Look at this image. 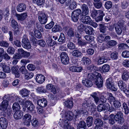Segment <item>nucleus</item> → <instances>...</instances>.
Returning <instances> with one entry per match:
<instances>
[{
    "label": "nucleus",
    "instance_id": "obj_1",
    "mask_svg": "<svg viewBox=\"0 0 129 129\" xmlns=\"http://www.w3.org/2000/svg\"><path fill=\"white\" fill-rule=\"evenodd\" d=\"M118 85L120 89L125 93L127 97H129V90L127 89L126 83L122 80H120L118 82Z\"/></svg>",
    "mask_w": 129,
    "mask_h": 129
},
{
    "label": "nucleus",
    "instance_id": "obj_2",
    "mask_svg": "<svg viewBox=\"0 0 129 129\" xmlns=\"http://www.w3.org/2000/svg\"><path fill=\"white\" fill-rule=\"evenodd\" d=\"M38 19L42 24H45L47 21L48 17L45 13L42 11L38 12Z\"/></svg>",
    "mask_w": 129,
    "mask_h": 129
},
{
    "label": "nucleus",
    "instance_id": "obj_3",
    "mask_svg": "<svg viewBox=\"0 0 129 129\" xmlns=\"http://www.w3.org/2000/svg\"><path fill=\"white\" fill-rule=\"evenodd\" d=\"M123 116V113L121 111L117 112L115 115H114V119L115 121L118 123L122 124L124 122Z\"/></svg>",
    "mask_w": 129,
    "mask_h": 129
},
{
    "label": "nucleus",
    "instance_id": "obj_4",
    "mask_svg": "<svg viewBox=\"0 0 129 129\" xmlns=\"http://www.w3.org/2000/svg\"><path fill=\"white\" fill-rule=\"evenodd\" d=\"M94 81V83L98 88H101L102 87L103 81V78L100 74H99L96 77Z\"/></svg>",
    "mask_w": 129,
    "mask_h": 129
},
{
    "label": "nucleus",
    "instance_id": "obj_5",
    "mask_svg": "<svg viewBox=\"0 0 129 129\" xmlns=\"http://www.w3.org/2000/svg\"><path fill=\"white\" fill-rule=\"evenodd\" d=\"M115 28L116 32L119 35H120L122 33V30H125L126 29L124 24L119 22L115 25Z\"/></svg>",
    "mask_w": 129,
    "mask_h": 129
},
{
    "label": "nucleus",
    "instance_id": "obj_6",
    "mask_svg": "<svg viewBox=\"0 0 129 129\" xmlns=\"http://www.w3.org/2000/svg\"><path fill=\"white\" fill-rule=\"evenodd\" d=\"M60 57L61 62L63 64L66 65L69 63V57L66 52L61 53L60 55Z\"/></svg>",
    "mask_w": 129,
    "mask_h": 129
},
{
    "label": "nucleus",
    "instance_id": "obj_7",
    "mask_svg": "<svg viewBox=\"0 0 129 129\" xmlns=\"http://www.w3.org/2000/svg\"><path fill=\"white\" fill-rule=\"evenodd\" d=\"M11 70L12 74H14L16 78H19L21 76V74L18 68L16 66H13L11 68Z\"/></svg>",
    "mask_w": 129,
    "mask_h": 129
},
{
    "label": "nucleus",
    "instance_id": "obj_8",
    "mask_svg": "<svg viewBox=\"0 0 129 129\" xmlns=\"http://www.w3.org/2000/svg\"><path fill=\"white\" fill-rule=\"evenodd\" d=\"M22 45L24 48L27 49H30L31 46L29 41L27 38H23L22 40Z\"/></svg>",
    "mask_w": 129,
    "mask_h": 129
},
{
    "label": "nucleus",
    "instance_id": "obj_9",
    "mask_svg": "<svg viewBox=\"0 0 129 129\" xmlns=\"http://www.w3.org/2000/svg\"><path fill=\"white\" fill-rule=\"evenodd\" d=\"M109 108V105L108 103L104 104H100L97 107V110L99 112L108 109Z\"/></svg>",
    "mask_w": 129,
    "mask_h": 129
},
{
    "label": "nucleus",
    "instance_id": "obj_10",
    "mask_svg": "<svg viewBox=\"0 0 129 129\" xmlns=\"http://www.w3.org/2000/svg\"><path fill=\"white\" fill-rule=\"evenodd\" d=\"M8 125V121L7 119L4 117L0 118V126L3 129H6Z\"/></svg>",
    "mask_w": 129,
    "mask_h": 129
},
{
    "label": "nucleus",
    "instance_id": "obj_11",
    "mask_svg": "<svg viewBox=\"0 0 129 129\" xmlns=\"http://www.w3.org/2000/svg\"><path fill=\"white\" fill-rule=\"evenodd\" d=\"M31 116L29 114H25L23 117L25 121L24 123L25 125L29 126L30 125V123L31 120Z\"/></svg>",
    "mask_w": 129,
    "mask_h": 129
},
{
    "label": "nucleus",
    "instance_id": "obj_12",
    "mask_svg": "<svg viewBox=\"0 0 129 129\" xmlns=\"http://www.w3.org/2000/svg\"><path fill=\"white\" fill-rule=\"evenodd\" d=\"M81 14L82 16H85L88 14L89 9L88 7L85 4H83L81 7Z\"/></svg>",
    "mask_w": 129,
    "mask_h": 129
},
{
    "label": "nucleus",
    "instance_id": "obj_13",
    "mask_svg": "<svg viewBox=\"0 0 129 129\" xmlns=\"http://www.w3.org/2000/svg\"><path fill=\"white\" fill-rule=\"evenodd\" d=\"M91 20L90 17L89 16H82L81 19V21L82 22L86 24H89Z\"/></svg>",
    "mask_w": 129,
    "mask_h": 129
},
{
    "label": "nucleus",
    "instance_id": "obj_14",
    "mask_svg": "<svg viewBox=\"0 0 129 129\" xmlns=\"http://www.w3.org/2000/svg\"><path fill=\"white\" fill-rule=\"evenodd\" d=\"M47 101L44 98L38 100L37 102V104L42 107H44L47 105Z\"/></svg>",
    "mask_w": 129,
    "mask_h": 129
},
{
    "label": "nucleus",
    "instance_id": "obj_15",
    "mask_svg": "<svg viewBox=\"0 0 129 129\" xmlns=\"http://www.w3.org/2000/svg\"><path fill=\"white\" fill-rule=\"evenodd\" d=\"M23 116V112L20 110L16 111L14 114V117L16 120L21 119Z\"/></svg>",
    "mask_w": 129,
    "mask_h": 129
},
{
    "label": "nucleus",
    "instance_id": "obj_16",
    "mask_svg": "<svg viewBox=\"0 0 129 129\" xmlns=\"http://www.w3.org/2000/svg\"><path fill=\"white\" fill-rule=\"evenodd\" d=\"M74 115V114L71 111H67L65 113V117L68 121H71L73 119Z\"/></svg>",
    "mask_w": 129,
    "mask_h": 129
},
{
    "label": "nucleus",
    "instance_id": "obj_17",
    "mask_svg": "<svg viewBox=\"0 0 129 129\" xmlns=\"http://www.w3.org/2000/svg\"><path fill=\"white\" fill-rule=\"evenodd\" d=\"M25 104L28 110L30 111H32L34 110L35 107L31 102L27 101L25 102Z\"/></svg>",
    "mask_w": 129,
    "mask_h": 129
},
{
    "label": "nucleus",
    "instance_id": "obj_18",
    "mask_svg": "<svg viewBox=\"0 0 129 129\" xmlns=\"http://www.w3.org/2000/svg\"><path fill=\"white\" fill-rule=\"evenodd\" d=\"M68 27H65L64 29L66 31L68 30L67 34L70 37H74L75 36V32L74 29L71 28H70L68 29Z\"/></svg>",
    "mask_w": 129,
    "mask_h": 129
},
{
    "label": "nucleus",
    "instance_id": "obj_19",
    "mask_svg": "<svg viewBox=\"0 0 129 129\" xmlns=\"http://www.w3.org/2000/svg\"><path fill=\"white\" fill-rule=\"evenodd\" d=\"M36 80L38 83L41 84L44 82L45 79L43 75L42 74H38L36 76Z\"/></svg>",
    "mask_w": 129,
    "mask_h": 129
},
{
    "label": "nucleus",
    "instance_id": "obj_20",
    "mask_svg": "<svg viewBox=\"0 0 129 129\" xmlns=\"http://www.w3.org/2000/svg\"><path fill=\"white\" fill-rule=\"evenodd\" d=\"M82 83L84 85L87 87H90L92 85V82L87 78H83Z\"/></svg>",
    "mask_w": 129,
    "mask_h": 129
},
{
    "label": "nucleus",
    "instance_id": "obj_21",
    "mask_svg": "<svg viewBox=\"0 0 129 129\" xmlns=\"http://www.w3.org/2000/svg\"><path fill=\"white\" fill-rule=\"evenodd\" d=\"M15 16L18 20L22 21L26 18L27 15L26 13H24L21 14H16Z\"/></svg>",
    "mask_w": 129,
    "mask_h": 129
},
{
    "label": "nucleus",
    "instance_id": "obj_22",
    "mask_svg": "<svg viewBox=\"0 0 129 129\" xmlns=\"http://www.w3.org/2000/svg\"><path fill=\"white\" fill-rule=\"evenodd\" d=\"M26 5L23 3L19 4L17 7V10L18 12H21L25 10Z\"/></svg>",
    "mask_w": 129,
    "mask_h": 129
},
{
    "label": "nucleus",
    "instance_id": "obj_23",
    "mask_svg": "<svg viewBox=\"0 0 129 129\" xmlns=\"http://www.w3.org/2000/svg\"><path fill=\"white\" fill-rule=\"evenodd\" d=\"M91 63L90 59L87 57H84L81 60V63L83 65H88Z\"/></svg>",
    "mask_w": 129,
    "mask_h": 129
},
{
    "label": "nucleus",
    "instance_id": "obj_24",
    "mask_svg": "<svg viewBox=\"0 0 129 129\" xmlns=\"http://www.w3.org/2000/svg\"><path fill=\"white\" fill-rule=\"evenodd\" d=\"M99 74L96 72H94L92 73H89L88 74V78L94 81L96 77H97Z\"/></svg>",
    "mask_w": 129,
    "mask_h": 129
},
{
    "label": "nucleus",
    "instance_id": "obj_25",
    "mask_svg": "<svg viewBox=\"0 0 129 129\" xmlns=\"http://www.w3.org/2000/svg\"><path fill=\"white\" fill-rule=\"evenodd\" d=\"M9 104L2 102L0 104V110L3 111H6L8 108Z\"/></svg>",
    "mask_w": 129,
    "mask_h": 129
},
{
    "label": "nucleus",
    "instance_id": "obj_26",
    "mask_svg": "<svg viewBox=\"0 0 129 129\" xmlns=\"http://www.w3.org/2000/svg\"><path fill=\"white\" fill-rule=\"evenodd\" d=\"M85 31L88 35H91L94 31L93 28L90 26H86L85 27Z\"/></svg>",
    "mask_w": 129,
    "mask_h": 129
},
{
    "label": "nucleus",
    "instance_id": "obj_27",
    "mask_svg": "<svg viewBox=\"0 0 129 129\" xmlns=\"http://www.w3.org/2000/svg\"><path fill=\"white\" fill-rule=\"evenodd\" d=\"M65 106L69 108H71L73 105V103L72 101L68 100L64 102Z\"/></svg>",
    "mask_w": 129,
    "mask_h": 129
},
{
    "label": "nucleus",
    "instance_id": "obj_28",
    "mask_svg": "<svg viewBox=\"0 0 129 129\" xmlns=\"http://www.w3.org/2000/svg\"><path fill=\"white\" fill-rule=\"evenodd\" d=\"M117 44V42L114 40H111L109 41L107 43V47L108 48H111L116 46Z\"/></svg>",
    "mask_w": 129,
    "mask_h": 129
},
{
    "label": "nucleus",
    "instance_id": "obj_29",
    "mask_svg": "<svg viewBox=\"0 0 129 129\" xmlns=\"http://www.w3.org/2000/svg\"><path fill=\"white\" fill-rule=\"evenodd\" d=\"M102 11V10H96L93 9L92 10L91 13V16L93 18H95L97 16V15L99 13H101Z\"/></svg>",
    "mask_w": 129,
    "mask_h": 129
},
{
    "label": "nucleus",
    "instance_id": "obj_30",
    "mask_svg": "<svg viewBox=\"0 0 129 129\" xmlns=\"http://www.w3.org/2000/svg\"><path fill=\"white\" fill-rule=\"evenodd\" d=\"M1 66L2 67L3 71L6 73H9L11 72V70L10 68L4 63H2Z\"/></svg>",
    "mask_w": 129,
    "mask_h": 129
},
{
    "label": "nucleus",
    "instance_id": "obj_31",
    "mask_svg": "<svg viewBox=\"0 0 129 129\" xmlns=\"http://www.w3.org/2000/svg\"><path fill=\"white\" fill-rule=\"evenodd\" d=\"M90 95L94 99V101L96 104L97 105L99 103L100 100L97 93L96 92L93 93Z\"/></svg>",
    "mask_w": 129,
    "mask_h": 129
},
{
    "label": "nucleus",
    "instance_id": "obj_32",
    "mask_svg": "<svg viewBox=\"0 0 129 129\" xmlns=\"http://www.w3.org/2000/svg\"><path fill=\"white\" fill-rule=\"evenodd\" d=\"M68 122L67 120H63L61 119L60 120L58 124L62 127L64 128V126L68 125Z\"/></svg>",
    "mask_w": 129,
    "mask_h": 129
},
{
    "label": "nucleus",
    "instance_id": "obj_33",
    "mask_svg": "<svg viewBox=\"0 0 129 129\" xmlns=\"http://www.w3.org/2000/svg\"><path fill=\"white\" fill-rule=\"evenodd\" d=\"M107 59L105 56H102L99 58L98 60V64L100 65L107 62Z\"/></svg>",
    "mask_w": 129,
    "mask_h": 129
},
{
    "label": "nucleus",
    "instance_id": "obj_34",
    "mask_svg": "<svg viewBox=\"0 0 129 129\" xmlns=\"http://www.w3.org/2000/svg\"><path fill=\"white\" fill-rule=\"evenodd\" d=\"M122 78L124 81L128 80L129 78V72L127 71L123 72L122 75Z\"/></svg>",
    "mask_w": 129,
    "mask_h": 129
},
{
    "label": "nucleus",
    "instance_id": "obj_35",
    "mask_svg": "<svg viewBox=\"0 0 129 129\" xmlns=\"http://www.w3.org/2000/svg\"><path fill=\"white\" fill-rule=\"evenodd\" d=\"M20 93L22 97H25L29 94V91L26 89H24L20 91Z\"/></svg>",
    "mask_w": 129,
    "mask_h": 129
},
{
    "label": "nucleus",
    "instance_id": "obj_36",
    "mask_svg": "<svg viewBox=\"0 0 129 129\" xmlns=\"http://www.w3.org/2000/svg\"><path fill=\"white\" fill-rule=\"evenodd\" d=\"M93 118L91 116H88L86 119L87 125L88 127H90L92 124Z\"/></svg>",
    "mask_w": 129,
    "mask_h": 129
},
{
    "label": "nucleus",
    "instance_id": "obj_37",
    "mask_svg": "<svg viewBox=\"0 0 129 129\" xmlns=\"http://www.w3.org/2000/svg\"><path fill=\"white\" fill-rule=\"evenodd\" d=\"M108 100L111 103H112L113 104L117 100L113 96L111 93H108Z\"/></svg>",
    "mask_w": 129,
    "mask_h": 129
},
{
    "label": "nucleus",
    "instance_id": "obj_38",
    "mask_svg": "<svg viewBox=\"0 0 129 129\" xmlns=\"http://www.w3.org/2000/svg\"><path fill=\"white\" fill-rule=\"evenodd\" d=\"M99 28L100 32L103 33H105L106 31L107 28L106 26L103 24H99Z\"/></svg>",
    "mask_w": 129,
    "mask_h": 129
},
{
    "label": "nucleus",
    "instance_id": "obj_39",
    "mask_svg": "<svg viewBox=\"0 0 129 129\" xmlns=\"http://www.w3.org/2000/svg\"><path fill=\"white\" fill-rule=\"evenodd\" d=\"M72 55L77 57H80L82 53L79 50H74L72 52Z\"/></svg>",
    "mask_w": 129,
    "mask_h": 129
},
{
    "label": "nucleus",
    "instance_id": "obj_40",
    "mask_svg": "<svg viewBox=\"0 0 129 129\" xmlns=\"http://www.w3.org/2000/svg\"><path fill=\"white\" fill-rule=\"evenodd\" d=\"M36 89L37 92L39 93H45L46 92V90L42 86L37 87Z\"/></svg>",
    "mask_w": 129,
    "mask_h": 129
},
{
    "label": "nucleus",
    "instance_id": "obj_41",
    "mask_svg": "<svg viewBox=\"0 0 129 129\" xmlns=\"http://www.w3.org/2000/svg\"><path fill=\"white\" fill-rule=\"evenodd\" d=\"M114 115L111 114L109 115V122L111 124L113 125L115 123L114 118Z\"/></svg>",
    "mask_w": 129,
    "mask_h": 129
},
{
    "label": "nucleus",
    "instance_id": "obj_42",
    "mask_svg": "<svg viewBox=\"0 0 129 129\" xmlns=\"http://www.w3.org/2000/svg\"><path fill=\"white\" fill-rule=\"evenodd\" d=\"M12 109L14 111L19 110L20 109V106L19 104L17 102L14 103L13 105Z\"/></svg>",
    "mask_w": 129,
    "mask_h": 129
},
{
    "label": "nucleus",
    "instance_id": "obj_43",
    "mask_svg": "<svg viewBox=\"0 0 129 129\" xmlns=\"http://www.w3.org/2000/svg\"><path fill=\"white\" fill-rule=\"evenodd\" d=\"M110 66L109 65L105 64L104 65L102 68V70L104 72H108L110 70Z\"/></svg>",
    "mask_w": 129,
    "mask_h": 129
},
{
    "label": "nucleus",
    "instance_id": "obj_44",
    "mask_svg": "<svg viewBox=\"0 0 129 129\" xmlns=\"http://www.w3.org/2000/svg\"><path fill=\"white\" fill-rule=\"evenodd\" d=\"M62 30L61 27L58 25H55L52 29V31L54 32L61 31Z\"/></svg>",
    "mask_w": 129,
    "mask_h": 129
},
{
    "label": "nucleus",
    "instance_id": "obj_45",
    "mask_svg": "<svg viewBox=\"0 0 129 129\" xmlns=\"http://www.w3.org/2000/svg\"><path fill=\"white\" fill-rule=\"evenodd\" d=\"M0 46L6 48H7L9 46V43L7 41L2 40L0 41Z\"/></svg>",
    "mask_w": 129,
    "mask_h": 129
},
{
    "label": "nucleus",
    "instance_id": "obj_46",
    "mask_svg": "<svg viewBox=\"0 0 129 129\" xmlns=\"http://www.w3.org/2000/svg\"><path fill=\"white\" fill-rule=\"evenodd\" d=\"M113 84L112 82V79L111 78L108 79L106 80V85L108 88L111 87V86Z\"/></svg>",
    "mask_w": 129,
    "mask_h": 129
},
{
    "label": "nucleus",
    "instance_id": "obj_47",
    "mask_svg": "<svg viewBox=\"0 0 129 129\" xmlns=\"http://www.w3.org/2000/svg\"><path fill=\"white\" fill-rule=\"evenodd\" d=\"M94 123L96 126H102L103 123L102 120L99 118L96 119L94 121Z\"/></svg>",
    "mask_w": 129,
    "mask_h": 129
},
{
    "label": "nucleus",
    "instance_id": "obj_48",
    "mask_svg": "<svg viewBox=\"0 0 129 129\" xmlns=\"http://www.w3.org/2000/svg\"><path fill=\"white\" fill-rule=\"evenodd\" d=\"M79 127L77 128L78 129H79L80 128H83L84 129H86V124L83 121H80L78 124Z\"/></svg>",
    "mask_w": 129,
    "mask_h": 129
},
{
    "label": "nucleus",
    "instance_id": "obj_49",
    "mask_svg": "<svg viewBox=\"0 0 129 129\" xmlns=\"http://www.w3.org/2000/svg\"><path fill=\"white\" fill-rule=\"evenodd\" d=\"M11 98V97H10L9 94L6 95L3 98V101L2 102L5 103L6 102V103L9 104L10 99Z\"/></svg>",
    "mask_w": 129,
    "mask_h": 129
},
{
    "label": "nucleus",
    "instance_id": "obj_50",
    "mask_svg": "<svg viewBox=\"0 0 129 129\" xmlns=\"http://www.w3.org/2000/svg\"><path fill=\"white\" fill-rule=\"evenodd\" d=\"M99 14L100 16H98L96 17H95L94 18L95 21L97 22L100 21L102 20L103 17L104 15V14L103 11H102V13H100Z\"/></svg>",
    "mask_w": 129,
    "mask_h": 129
},
{
    "label": "nucleus",
    "instance_id": "obj_51",
    "mask_svg": "<svg viewBox=\"0 0 129 129\" xmlns=\"http://www.w3.org/2000/svg\"><path fill=\"white\" fill-rule=\"evenodd\" d=\"M69 6V9L73 10L76 8L77 6V3L75 1H73Z\"/></svg>",
    "mask_w": 129,
    "mask_h": 129
},
{
    "label": "nucleus",
    "instance_id": "obj_52",
    "mask_svg": "<svg viewBox=\"0 0 129 129\" xmlns=\"http://www.w3.org/2000/svg\"><path fill=\"white\" fill-rule=\"evenodd\" d=\"M7 50L8 53L10 54L13 55L14 54L15 52V50L14 48L12 46H10L8 47Z\"/></svg>",
    "mask_w": 129,
    "mask_h": 129
},
{
    "label": "nucleus",
    "instance_id": "obj_53",
    "mask_svg": "<svg viewBox=\"0 0 129 129\" xmlns=\"http://www.w3.org/2000/svg\"><path fill=\"white\" fill-rule=\"evenodd\" d=\"M34 74L32 73L27 72L25 74L24 77L26 79L28 80L32 78Z\"/></svg>",
    "mask_w": 129,
    "mask_h": 129
},
{
    "label": "nucleus",
    "instance_id": "obj_54",
    "mask_svg": "<svg viewBox=\"0 0 129 129\" xmlns=\"http://www.w3.org/2000/svg\"><path fill=\"white\" fill-rule=\"evenodd\" d=\"M84 38L88 43H90L93 41L94 37L89 35H86L84 37Z\"/></svg>",
    "mask_w": 129,
    "mask_h": 129
},
{
    "label": "nucleus",
    "instance_id": "obj_55",
    "mask_svg": "<svg viewBox=\"0 0 129 129\" xmlns=\"http://www.w3.org/2000/svg\"><path fill=\"white\" fill-rule=\"evenodd\" d=\"M105 8L107 9H109L111 8L112 7V3L110 1L106 2L105 4Z\"/></svg>",
    "mask_w": 129,
    "mask_h": 129
},
{
    "label": "nucleus",
    "instance_id": "obj_56",
    "mask_svg": "<svg viewBox=\"0 0 129 129\" xmlns=\"http://www.w3.org/2000/svg\"><path fill=\"white\" fill-rule=\"evenodd\" d=\"M71 18L72 20L75 22H77L78 20L79 16L75 14L72 13L71 14Z\"/></svg>",
    "mask_w": 129,
    "mask_h": 129
},
{
    "label": "nucleus",
    "instance_id": "obj_57",
    "mask_svg": "<svg viewBox=\"0 0 129 129\" xmlns=\"http://www.w3.org/2000/svg\"><path fill=\"white\" fill-rule=\"evenodd\" d=\"M123 107L125 113V114H127L129 113V109L127 105L125 103L123 104Z\"/></svg>",
    "mask_w": 129,
    "mask_h": 129
},
{
    "label": "nucleus",
    "instance_id": "obj_58",
    "mask_svg": "<svg viewBox=\"0 0 129 129\" xmlns=\"http://www.w3.org/2000/svg\"><path fill=\"white\" fill-rule=\"evenodd\" d=\"M47 43L49 46H52L54 45L53 41L50 38H48L47 40Z\"/></svg>",
    "mask_w": 129,
    "mask_h": 129
},
{
    "label": "nucleus",
    "instance_id": "obj_59",
    "mask_svg": "<svg viewBox=\"0 0 129 129\" xmlns=\"http://www.w3.org/2000/svg\"><path fill=\"white\" fill-rule=\"evenodd\" d=\"M115 108H119L121 106V104L120 102L117 100L113 104Z\"/></svg>",
    "mask_w": 129,
    "mask_h": 129
},
{
    "label": "nucleus",
    "instance_id": "obj_60",
    "mask_svg": "<svg viewBox=\"0 0 129 129\" xmlns=\"http://www.w3.org/2000/svg\"><path fill=\"white\" fill-rule=\"evenodd\" d=\"M31 122L32 125L35 127L38 126L39 123L37 120L36 118L33 119L31 120Z\"/></svg>",
    "mask_w": 129,
    "mask_h": 129
},
{
    "label": "nucleus",
    "instance_id": "obj_61",
    "mask_svg": "<svg viewBox=\"0 0 129 129\" xmlns=\"http://www.w3.org/2000/svg\"><path fill=\"white\" fill-rule=\"evenodd\" d=\"M93 4L95 7L96 9H99L101 8L102 7V4L101 2H96Z\"/></svg>",
    "mask_w": 129,
    "mask_h": 129
},
{
    "label": "nucleus",
    "instance_id": "obj_62",
    "mask_svg": "<svg viewBox=\"0 0 129 129\" xmlns=\"http://www.w3.org/2000/svg\"><path fill=\"white\" fill-rule=\"evenodd\" d=\"M34 33L35 36L37 38H40L41 37V33L38 30H35L34 32Z\"/></svg>",
    "mask_w": 129,
    "mask_h": 129
},
{
    "label": "nucleus",
    "instance_id": "obj_63",
    "mask_svg": "<svg viewBox=\"0 0 129 129\" xmlns=\"http://www.w3.org/2000/svg\"><path fill=\"white\" fill-rule=\"evenodd\" d=\"M122 56L124 58L129 57V51H125L123 52L122 53Z\"/></svg>",
    "mask_w": 129,
    "mask_h": 129
},
{
    "label": "nucleus",
    "instance_id": "obj_64",
    "mask_svg": "<svg viewBox=\"0 0 129 129\" xmlns=\"http://www.w3.org/2000/svg\"><path fill=\"white\" fill-rule=\"evenodd\" d=\"M110 56L111 58L112 59H116L118 57V53L116 52L112 53L110 55Z\"/></svg>",
    "mask_w": 129,
    "mask_h": 129
}]
</instances>
